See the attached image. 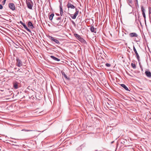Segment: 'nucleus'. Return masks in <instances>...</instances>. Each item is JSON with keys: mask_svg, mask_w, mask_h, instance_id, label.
I'll list each match as a JSON object with an SVG mask.
<instances>
[{"mask_svg": "<svg viewBox=\"0 0 151 151\" xmlns=\"http://www.w3.org/2000/svg\"><path fill=\"white\" fill-rule=\"evenodd\" d=\"M26 3L27 7L29 9H32L33 3L31 0H26Z\"/></svg>", "mask_w": 151, "mask_h": 151, "instance_id": "f257e3e1", "label": "nucleus"}, {"mask_svg": "<svg viewBox=\"0 0 151 151\" xmlns=\"http://www.w3.org/2000/svg\"><path fill=\"white\" fill-rule=\"evenodd\" d=\"M48 38L51 41V42H54L55 43L58 44H60V41L59 40L57 39L56 38L50 36H49L48 37Z\"/></svg>", "mask_w": 151, "mask_h": 151, "instance_id": "f03ea898", "label": "nucleus"}, {"mask_svg": "<svg viewBox=\"0 0 151 151\" xmlns=\"http://www.w3.org/2000/svg\"><path fill=\"white\" fill-rule=\"evenodd\" d=\"M71 1H69L68 2V4H67V7L68 8V11L69 12H70V9H74L75 8V6L72 4L71 3Z\"/></svg>", "mask_w": 151, "mask_h": 151, "instance_id": "7ed1b4c3", "label": "nucleus"}, {"mask_svg": "<svg viewBox=\"0 0 151 151\" xmlns=\"http://www.w3.org/2000/svg\"><path fill=\"white\" fill-rule=\"evenodd\" d=\"M16 65L19 67H21L23 65V63L22 61L18 58H16Z\"/></svg>", "mask_w": 151, "mask_h": 151, "instance_id": "20e7f679", "label": "nucleus"}, {"mask_svg": "<svg viewBox=\"0 0 151 151\" xmlns=\"http://www.w3.org/2000/svg\"><path fill=\"white\" fill-rule=\"evenodd\" d=\"M75 10L76 12L74 13V14L73 15H72V14L70 15L71 17L73 19H75L76 18V16L78 15L79 12V11L78 9L76 8L75 9Z\"/></svg>", "mask_w": 151, "mask_h": 151, "instance_id": "39448f33", "label": "nucleus"}, {"mask_svg": "<svg viewBox=\"0 0 151 151\" xmlns=\"http://www.w3.org/2000/svg\"><path fill=\"white\" fill-rule=\"evenodd\" d=\"M141 12L142 13V14L143 16V17H144L145 20V21H146V16L145 13V9L144 6L142 5L141 6Z\"/></svg>", "mask_w": 151, "mask_h": 151, "instance_id": "423d86ee", "label": "nucleus"}, {"mask_svg": "<svg viewBox=\"0 0 151 151\" xmlns=\"http://www.w3.org/2000/svg\"><path fill=\"white\" fill-rule=\"evenodd\" d=\"M9 7L12 10L14 11L15 10L14 4L13 3H10L8 4Z\"/></svg>", "mask_w": 151, "mask_h": 151, "instance_id": "0eeeda50", "label": "nucleus"}, {"mask_svg": "<svg viewBox=\"0 0 151 151\" xmlns=\"http://www.w3.org/2000/svg\"><path fill=\"white\" fill-rule=\"evenodd\" d=\"M133 50L134 51V52L136 55V57L137 58V59L138 60V62H139L140 61V57L139 55V54H138V53H137V51L134 46H133Z\"/></svg>", "mask_w": 151, "mask_h": 151, "instance_id": "6e6552de", "label": "nucleus"}, {"mask_svg": "<svg viewBox=\"0 0 151 151\" xmlns=\"http://www.w3.org/2000/svg\"><path fill=\"white\" fill-rule=\"evenodd\" d=\"M129 36L131 37H138V35L135 32L130 33L129 34Z\"/></svg>", "mask_w": 151, "mask_h": 151, "instance_id": "1a4fd4ad", "label": "nucleus"}, {"mask_svg": "<svg viewBox=\"0 0 151 151\" xmlns=\"http://www.w3.org/2000/svg\"><path fill=\"white\" fill-rule=\"evenodd\" d=\"M28 27H30L31 29H33L34 28V27L33 26L32 23L30 21H29L28 23Z\"/></svg>", "mask_w": 151, "mask_h": 151, "instance_id": "9d476101", "label": "nucleus"}, {"mask_svg": "<svg viewBox=\"0 0 151 151\" xmlns=\"http://www.w3.org/2000/svg\"><path fill=\"white\" fill-rule=\"evenodd\" d=\"M146 76L149 78L151 77V73L148 70L145 71V72Z\"/></svg>", "mask_w": 151, "mask_h": 151, "instance_id": "9b49d317", "label": "nucleus"}, {"mask_svg": "<svg viewBox=\"0 0 151 151\" xmlns=\"http://www.w3.org/2000/svg\"><path fill=\"white\" fill-rule=\"evenodd\" d=\"M121 86L126 91H130V90H129L128 88L124 84H120Z\"/></svg>", "mask_w": 151, "mask_h": 151, "instance_id": "f8f14e48", "label": "nucleus"}, {"mask_svg": "<svg viewBox=\"0 0 151 151\" xmlns=\"http://www.w3.org/2000/svg\"><path fill=\"white\" fill-rule=\"evenodd\" d=\"M81 42L83 43L84 44H87V42L86 41L82 38L81 37L78 40Z\"/></svg>", "mask_w": 151, "mask_h": 151, "instance_id": "ddd939ff", "label": "nucleus"}, {"mask_svg": "<svg viewBox=\"0 0 151 151\" xmlns=\"http://www.w3.org/2000/svg\"><path fill=\"white\" fill-rule=\"evenodd\" d=\"M90 30L91 32H94L95 33H96V28H94L93 26H92L91 27Z\"/></svg>", "mask_w": 151, "mask_h": 151, "instance_id": "4468645a", "label": "nucleus"}, {"mask_svg": "<svg viewBox=\"0 0 151 151\" xmlns=\"http://www.w3.org/2000/svg\"><path fill=\"white\" fill-rule=\"evenodd\" d=\"M50 57L51 59L55 61H59L60 60V59L55 57V56L53 55L50 56Z\"/></svg>", "mask_w": 151, "mask_h": 151, "instance_id": "2eb2a0df", "label": "nucleus"}, {"mask_svg": "<svg viewBox=\"0 0 151 151\" xmlns=\"http://www.w3.org/2000/svg\"><path fill=\"white\" fill-rule=\"evenodd\" d=\"M22 25H23V27H24V28L26 29L29 32H31V30H30L29 29H28V27H27V26L26 25V24L23 23L22 24Z\"/></svg>", "mask_w": 151, "mask_h": 151, "instance_id": "dca6fc26", "label": "nucleus"}, {"mask_svg": "<svg viewBox=\"0 0 151 151\" xmlns=\"http://www.w3.org/2000/svg\"><path fill=\"white\" fill-rule=\"evenodd\" d=\"M61 73L62 75H63L64 77L66 78L68 80L69 79V78L67 77V75L65 74V72L63 71H62L61 72Z\"/></svg>", "mask_w": 151, "mask_h": 151, "instance_id": "f3484780", "label": "nucleus"}, {"mask_svg": "<svg viewBox=\"0 0 151 151\" xmlns=\"http://www.w3.org/2000/svg\"><path fill=\"white\" fill-rule=\"evenodd\" d=\"M13 87L15 89H18V83L16 82L14 83Z\"/></svg>", "mask_w": 151, "mask_h": 151, "instance_id": "a211bd4d", "label": "nucleus"}, {"mask_svg": "<svg viewBox=\"0 0 151 151\" xmlns=\"http://www.w3.org/2000/svg\"><path fill=\"white\" fill-rule=\"evenodd\" d=\"M74 36L78 40V39H79V38H80L81 37V36H80V35H78V34H74Z\"/></svg>", "mask_w": 151, "mask_h": 151, "instance_id": "6ab92c4d", "label": "nucleus"}, {"mask_svg": "<svg viewBox=\"0 0 151 151\" xmlns=\"http://www.w3.org/2000/svg\"><path fill=\"white\" fill-rule=\"evenodd\" d=\"M54 15V14L53 13H52L50 15L49 18L50 20H52Z\"/></svg>", "mask_w": 151, "mask_h": 151, "instance_id": "aec40b11", "label": "nucleus"}, {"mask_svg": "<svg viewBox=\"0 0 151 151\" xmlns=\"http://www.w3.org/2000/svg\"><path fill=\"white\" fill-rule=\"evenodd\" d=\"M132 0H127V2L130 6H131L132 4Z\"/></svg>", "mask_w": 151, "mask_h": 151, "instance_id": "412c9836", "label": "nucleus"}, {"mask_svg": "<svg viewBox=\"0 0 151 151\" xmlns=\"http://www.w3.org/2000/svg\"><path fill=\"white\" fill-rule=\"evenodd\" d=\"M131 65L134 69H135L136 68V66L135 64L132 63Z\"/></svg>", "mask_w": 151, "mask_h": 151, "instance_id": "4be33fe9", "label": "nucleus"}, {"mask_svg": "<svg viewBox=\"0 0 151 151\" xmlns=\"http://www.w3.org/2000/svg\"><path fill=\"white\" fill-rule=\"evenodd\" d=\"M149 12L148 13L150 15L151 14V7H149L148 8Z\"/></svg>", "mask_w": 151, "mask_h": 151, "instance_id": "5701e85b", "label": "nucleus"}, {"mask_svg": "<svg viewBox=\"0 0 151 151\" xmlns=\"http://www.w3.org/2000/svg\"><path fill=\"white\" fill-rule=\"evenodd\" d=\"M137 16H138L137 20L138 21H139L140 22V23L141 24V22L140 19V15H139V14H138Z\"/></svg>", "mask_w": 151, "mask_h": 151, "instance_id": "b1692460", "label": "nucleus"}, {"mask_svg": "<svg viewBox=\"0 0 151 151\" xmlns=\"http://www.w3.org/2000/svg\"><path fill=\"white\" fill-rule=\"evenodd\" d=\"M60 12H61L62 11H63V7L61 5H60Z\"/></svg>", "mask_w": 151, "mask_h": 151, "instance_id": "393cba45", "label": "nucleus"}, {"mask_svg": "<svg viewBox=\"0 0 151 151\" xmlns=\"http://www.w3.org/2000/svg\"><path fill=\"white\" fill-rule=\"evenodd\" d=\"M105 65L107 67H109L111 66V65L109 63H106L105 64Z\"/></svg>", "mask_w": 151, "mask_h": 151, "instance_id": "a878e982", "label": "nucleus"}, {"mask_svg": "<svg viewBox=\"0 0 151 151\" xmlns=\"http://www.w3.org/2000/svg\"><path fill=\"white\" fill-rule=\"evenodd\" d=\"M61 17H57L56 18V19L57 20H61Z\"/></svg>", "mask_w": 151, "mask_h": 151, "instance_id": "bb28decb", "label": "nucleus"}, {"mask_svg": "<svg viewBox=\"0 0 151 151\" xmlns=\"http://www.w3.org/2000/svg\"><path fill=\"white\" fill-rule=\"evenodd\" d=\"M125 140L123 139V140L121 142V143L122 144H124L125 142Z\"/></svg>", "mask_w": 151, "mask_h": 151, "instance_id": "cd10ccee", "label": "nucleus"}, {"mask_svg": "<svg viewBox=\"0 0 151 151\" xmlns=\"http://www.w3.org/2000/svg\"><path fill=\"white\" fill-rule=\"evenodd\" d=\"M71 22H72L73 24L75 26L76 25V24L75 22L73 21L72 20V21Z\"/></svg>", "mask_w": 151, "mask_h": 151, "instance_id": "c85d7f7f", "label": "nucleus"}, {"mask_svg": "<svg viewBox=\"0 0 151 151\" xmlns=\"http://www.w3.org/2000/svg\"><path fill=\"white\" fill-rule=\"evenodd\" d=\"M60 15L61 16H62L63 14V11H62L61 12H60Z\"/></svg>", "mask_w": 151, "mask_h": 151, "instance_id": "c756f323", "label": "nucleus"}, {"mask_svg": "<svg viewBox=\"0 0 151 151\" xmlns=\"http://www.w3.org/2000/svg\"><path fill=\"white\" fill-rule=\"evenodd\" d=\"M3 6L2 5L0 4V9H3Z\"/></svg>", "mask_w": 151, "mask_h": 151, "instance_id": "7c9ffc66", "label": "nucleus"}, {"mask_svg": "<svg viewBox=\"0 0 151 151\" xmlns=\"http://www.w3.org/2000/svg\"><path fill=\"white\" fill-rule=\"evenodd\" d=\"M6 1V0H3V1L2 2L3 4H5Z\"/></svg>", "mask_w": 151, "mask_h": 151, "instance_id": "2f4dec72", "label": "nucleus"}, {"mask_svg": "<svg viewBox=\"0 0 151 151\" xmlns=\"http://www.w3.org/2000/svg\"><path fill=\"white\" fill-rule=\"evenodd\" d=\"M136 5H137L138 6H139V4H138V1L136 2V3H135Z\"/></svg>", "mask_w": 151, "mask_h": 151, "instance_id": "473e14b6", "label": "nucleus"}, {"mask_svg": "<svg viewBox=\"0 0 151 151\" xmlns=\"http://www.w3.org/2000/svg\"><path fill=\"white\" fill-rule=\"evenodd\" d=\"M63 19H63V20H62V21H60V22H59L58 23H57L56 24H58L60 22H63Z\"/></svg>", "mask_w": 151, "mask_h": 151, "instance_id": "72a5a7b5", "label": "nucleus"}, {"mask_svg": "<svg viewBox=\"0 0 151 151\" xmlns=\"http://www.w3.org/2000/svg\"><path fill=\"white\" fill-rule=\"evenodd\" d=\"M134 41H135L136 42H138V40H137V39H136V38H135V39H134Z\"/></svg>", "mask_w": 151, "mask_h": 151, "instance_id": "f704fd0d", "label": "nucleus"}, {"mask_svg": "<svg viewBox=\"0 0 151 151\" xmlns=\"http://www.w3.org/2000/svg\"><path fill=\"white\" fill-rule=\"evenodd\" d=\"M25 131H31L32 130H25Z\"/></svg>", "mask_w": 151, "mask_h": 151, "instance_id": "c9c22d12", "label": "nucleus"}, {"mask_svg": "<svg viewBox=\"0 0 151 151\" xmlns=\"http://www.w3.org/2000/svg\"><path fill=\"white\" fill-rule=\"evenodd\" d=\"M20 23L22 25L23 23L21 21H20Z\"/></svg>", "mask_w": 151, "mask_h": 151, "instance_id": "e433bc0d", "label": "nucleus"}, {"mask_svg": "<svg viewBox=\"0 0 151 151\" xmlns=\"http://www.w3.org/2000/svg\"><path fill=\"white\" fill-rule=\"evenodd\" d=\"M135 17H136L135 21H137V17H137V16H136V14H135Z\"/></svg>", "mask_w": 151, "mask_h": 151, "instance_id": "4c0bfd02", "label": "nucleus"}, {"mask_svg": "<svg viewBox=\"0 0 151 151\" xmlns=\"http://www.w3.org/2000/svg\"><path fill=\"white\" fill-rule=\"evenodd\" d=\"M66 18H65V20H64V22H65V21H66Z\"/></svg>", "mask_w": 151, "mask_h": 151, "instance_id": "58836bf2", "label": "nucleus"}, {"mask_svg": "<svg viewBox=\"0 0 151 151\" xmlns=\"http://www.w3.org/2000/svg\"><path fill=\"white\" fill-rule=\"evenodd\" d=\"M66 18H65V20H64V22H65V21H66Z\"/></svg>", "mask_w": 151, "mask_h": 151, "instance_id": "ea45409f", "label": "nucleus"}, {"mask_svg": "<svg viewBox=\"0 0 151 151\" xmlns=\"http://www.w3.org/2000/svg\"><path fill=\"white\" fill-rule=\"evenodd\" d=\"M57 14V15L58 16H59V15H60L59 14Z\"/></svg>", "mask_w": 151, "mask_h": 151, "instance_id": "a19ab883", "label": "nucleus"}, {"mask_svg": "<svg viewBox=\"0 0 151 151\" xmlns=\"http://www.w3.org/2000/svg\"><path fill=\"white\" fill-rule=\"evenodd\" d=\"M114 142V141H112L111 142V143H113Z\"/></svg>", "mask_w": 151, "mask_h": 151, "instance_id": "79ce46f5", "label": "nucleus"}, {"mask_svg": "<svg viewBox=\"0 0 151 151\" xmlns=\"http://www.w3.org/2000/svg\"><path fill=\"white\" fill-rule=\"evenodd\" d=\"M136 2L138 1V0H136Z\"/></svg>", "mask_w": 151, "mask_h": 151, "instance_id": "37998d69", "label": "nucleus"}]
</instances>
